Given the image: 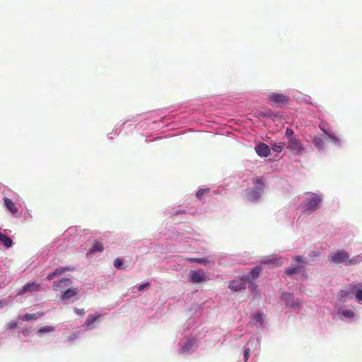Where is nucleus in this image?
<instances>
[{
	"instance_id": "2f4dec72",
	"label": "nucleus",
	"mask_w": 362,
	"mask_h": 362,
	"mask_svg": "<svg viewBox=\"0 0 362 362\" xmlns=\"http://www.w3.org/2000/svg\"><path fill=\"white\" fill-rule=\"evenodd\" d=\"M54 330V328L52 326H45L39 329V333L51 332Z\"/></svg>"
},
{
	"instance_id": "f257e3e1",
	"label": "nucleus",
	"mask_w": 362,
	"mask_h": 362,
	"mask_svg": "<svg viewBox=\"0 0 362 362\" xmlns=\"http://www.w3.org/2000/svg\"><path fill=\"white\" fill-rule=\"evenodd\" d=\"M329 262L334 264H344L345 265H353L361 262L362 256L358 255L350 258L349 254L347 252L340 250L330 257Z\"/></svg>"
},
{
	"instance_id": "4be33fe9",
	"label": "nucleus",
	"mask_w": 362,
	"mask_h": 362,
	"mask_svg": "<svg viewBox=\"0 0 362 362\" xmlns=\"http://www.w3.org/2000/svg\"><path fill=\"white\" fill-rule=\"evenodd\" d=\"M313 143L315 146L318 150H322L324 148V141L320 137H315L313 139Z\"/></svg>"
},
{
	"instance_id": "1a4fd4ad",
	"label": "nucleus",
	"mask_w": 362,
	"mask_h": 362,
	"mask_svg": "<svg viewBox=\"0 0 362 362\" xmlns=\"http://www.w3.org/2000/svg\"><path fill=\"white\" fill-rule=\"evenodd\" d=\"M40 284L35 282H29L23 286V288L19 291L18 294L22 295L28 292L37 291L40 289Z\"/></svg>"
},
{
	"instance_id": "9b49d317",
	"label": "nucleus",
	"mask_w": 362,
	"mask_h": 362,
	"mask_svg": "<svg viewBox=\"0 0 362 362\" xmlns=\"http://www.w3.org/2000/svg\"><path fill=\"white\" fill-rule=\"evenodd\" d=\"M246 192H247V194H246L247 199L250 201L257 200L260 197L261 193L262 192V191H259L256 187L249 188L246 190Z\"/></svg>"
},
{
	"instance_id": "6ab92c4d",
	"label": "nucleus",
	"mask_w": 362,
	"mask_h": 362,
	"mask_svg": "<svg viewBox=\"0 0 362 362\" xmlns=\"http://www.w3.org/2000/svg\"><path fill=\"white\" fill-rule=\"evenodd\" d=\"M263 321V315L260 313H257L253 315L249 324L251 325H255L257 323L262 325Z\"/></svg>"
},
{
	"instance_id": "58836bf2",
	"label": "nucleus",
	"mask_w": 362,
	"mask_h": 362,
	"mask_svg": "<svg viewBox=\"0 0 362 362\" xmlns=\"http://www.w3.org/2000/svg\"><path fill=\"white\" fill-rule=\"evenodd\" d=\"M264 116L269 117H276V115H274L273 112H272L270 110H267L264 113Z\"/></svg>"
},
{
	"instance_id": "393cba45",
	"label": "nucleus",
	"mask_w": 362,
	"mask_h": 362,
	"mask_svg": "<svg viewBox=\"0 0 362 362\" xmlns=\"http://www.w3.org/2000/svg\"><path fill=\"white\" fill-rule=\"evenodd\" d=\"M261 271L262 268L260 266H257L252 268L250 271V275L252 277V279H257L259 276Z\"/></svg>"
},
{
	"instance_id": "f704fd0d",
	"label": "nucleus",
	"mask_w": 362,
	"mask_h": 362,
	"mask_svg": "<svg viewBox=\"0 0 362 362\" xmlns=\"http://www.w3.org/2000/svg\"><path fill=\"white\" fill-rule=\"evenodd\" d=\"M17 322L15 320H12L10 322L8 323L7 327L8 329H14L17 327Z\"/></svg>"
},
{
	"instance_id": "e433bc0d",
	"label": "nucleus",
	"mask_w": 362,
	"mask_h": 362,
	"mask_svg": "<svg viewBox=\"0 0 362 362\" xmlns=\"http://www.w3.org/2000/svg\"><path fill=\"white\" fill-rule=\"evenodd\" d=\"M76 315L83 316L86 314V310L83 308H74Z\"/></svg>"
},
{
	"instance_id": "7c9ffc66",
	"label": "nucleus",
	"mask_w": 362,
	"mask_h": 362,
	"mask_svg": "<svg viewBox=\"0 0 362 362\" xmlns=\"http://www.w3.org/2000/svg\"><path fill=\"white\" fill-rule=\"evenodd\" d=\"M123 266V262L119 258H116L114 261V267L117 269H121Z\"/></svg>"
},
{
	"instance_id": "c85d7f7f",
	"label": "nucleus",
	"mask_w": 362,
	"mask_h": 362,
	"mask_svg": "<svg viewBox=\"0 0 362 362\" xmlns=\"http://www.w3.org/2000/svg\"><path fill=\"white\" fill-rule=\"evenodd\" d=\"M209 192V189H201L197 192L196 197L201 199L204 195L208 194Z\"/></svg>"
},
{
	"instance_id": "cd10ccee",
	"label": "nucleus",
	"mask_w": 362,
	"mask_h": 362,
	"mask_svg": "<svg viewBox=\"0 0 362 362\" xmlns=\"http://www.w3.org/2000/svg\"><path fill=\"white\" fill-rule=\"evenodd\" d=\"M192 345H193L192 342L191 341H188L184 346H182V347L180 349V352L182 354H184L187 351H189Z\"/></svg>"
},
{
	"instance_id": "9d476101",
	"label": "nucleus",
	"mask_w": 362,
	"mask_h": 362,
	"mask_svg": "<svg viewBox=\"0 0 362 362\" xmlns=\"http://www.w3.org/2000/svg\"><path fill=\"white\" fill-rule=\"evenodd\" d=\"M255 151L261 157H267L270 154V148L264 143H259L255 146Z\"/></svg>"
},
{
	"instance_id": "39448f33",
	"label": "nucleus",
	"mask_w": 362,
	"mask_h": 362,
	"mask_svg": "<svg viewBox=\"0 0 362 362\" xmlns=\"http://www.w3.org/2000/svg\"><path fill=\"white\" fill-rule=\"evenodd\" d=\"M281 299L285 302L287 306L294 309L299 308L303 303L299 299L295 300L293 296L290 293H283L281 294Z\"/></svg>"
},
{
	"instance_id": "7ed1b4c3",
	"label": "nucleus",
	"mask_w": 362,
	"mask_h": 362,
	"mask_svg": "<svg viewBox=\"0 0 362 362\" xmlns=\"http://www.w3.org/2000/svg\"><path fill=\"white\" fill-rule=\"evenodd\" d=\"M322 202V196L316 194H312V198L305 201L303 204L305 212L308 214L320 208Z\"/></svg>"
},
{
	"instance_id": "a211bd4d",
	"label": "nucleus",
	"mask_w": 362,
	"mask_h": 362,
	"mask_svg": "<svg viewBox=\"0 0 362 362\" xmlns=\"http://www.w3.org/2000/svg\"><path fill=\"white\" fill-rule=\"evenodd\" d=\"M103 250H104V247H103L102 243H100L98 240H94L92 243L91 248L89 250V252L95 253L96 252H102V251H103Z\"/></svg>"
},
{
	"instance_id": "aec40b11",
	"label": "nucleus",
	"mask_w": 362,
	"mask_h": 362,
	"mask_svg": "<svg viewBox=\"0 0 362 362\" xmlns=\"http://www.w3.org/2000/svg\"><path fill=\"white\" fill-rule=\"evenodd\" d=\"M252 182L255 185V187L258 189L259 191L263 192L264 182L262 177H256L252 179Z\"/></svg>"
},
{
	"instance_id": "72a5a7b5",
	"label": "nucleus",
	"mask_w": 362,
	"mask_h": 362,
	"mask_svg": "<svg viewBox=\"0 0 362 362\" xmlns=\"http://www.w3.org/2000/svg\"><path fill=\"white\" fill-rule=\"evenodd\" d=\"M298 271H299V267H293V268H291V269H286V273L288 275H292V274L298 272Z\"/></svg>"
},
{
	"instance_id": "412c9836",
	"label": "nucleus",
	"mask_w": 362,
	"mask_h": 362,
	"mask_svg": "<svg viewBox=\"0 0 362 362\" xmlns=\"http://www.w3.org/2000/svg\"><path fill=\"white\" fill-rule=\"evenodd\" d=\"M0 242H1L4 244V245L7 248L11 247L12 244H13L12 240L8 236L3 234L1 232H0Z\"/></svg>"
},
{
	"instance_id": "423d86ee",
	"label": "nucleus",
	"mask_w": 362,
	"mask_h": 362,
	"mask_svg": "<svg viewBox=\"0 0 362 362\" xmlns=\"http://www.w3.org/2000/svg\"><path fill=\"white\" fill-rule=\"evenodd\" d=\"M189 277L190 281L194 284H199L206 280V272L202 269H199L197 271H190L189 273Z\"/></svg>"
},
{
	"instance_id": "473e14b6",
	"label": "nucleus",
	"mask_w": 362,
	"mask_h": 362,
	"mask_svg": "<svg viewBox=\"0 0 362 362\" xmlns=\"http://www.w3.org/2000/svg\"><path fill=\"white\" fill-rule=\"evenodd\" d=\"M245 279L246 281H248L250 283V285L249 288H250V290L251 291L255 290L257 286L253 281H252L250 280V277L248 276H245Z\"/></svg>"
},
{
	"instance_id": "b1692460",
	"label": "nucleus",
	"mask_w": 362,
	"mask_h": 362,
	"mask_svg": "<svg viewBox=\"0 0 362 362\" xmlns=\"http://www.w3.org/2000/svg\"><path fill=\"white\" fill-rule=\"evenodd\" d=\"M74 269V267H59L55 269L54 272L57 276V275H61L68 271H73Z\"/></svg>"
},
{
	"instance_id": "f8f14e48",
	"label": "nucleus",
	"mask_w": 362,
	"mask_h": 362,
	"mask_svg": "<svg viewBox=\"0 0 362 362\" xmlns=\"http://www.w3.org/2000/svg\"><path fill=\"white\" fill-rule=\"evenodd\" d=\"M72 284V281L69 278H64L59 281L54 282L53 288L54 291H59L62 288H64L66 287H68L71 286Z\"/></svg>"
},
{
	"instance_id": "ddd939ff",
	"label": "nucleus",
	"mask_w": 362,
	"mask_h": 362,
	"mask_svg": "<svg viewBox=\"0 0 362 362\" xmlns=\"http://www.w3.org/2000/svg\"><path fill=\"white\" fill-rule=\"evenodd\" d=\"M262 264H271L272 267H278L280 266L282 263L281 262V258H278L276 256H269L265 257L264 259L261 261Z\"/></svg>"
},
{
	"instance_id": "c9c22d12",
	"label": "nucleus",
	"mask_w": 362,
	"mask_h": 362,
	"mask_svg": "<svg viewBox=\"0 0 362 362\" xmlns=\"http://www.w3.org/2000/svg\"><path fill=\"white\" fill-rule=\"evenodd\" d=\"M243 354H244V361H245V362H246L249 358V356L250 354V349L249 348H245L244 351H243Z\"/></svg>"
},
{
	"instance_id": "79ce46f5",
	"label": "nucleus",
	"mask_w": 362,
	"mask_h": 362,
	"mask_svg": "<svg viewBox=\"0 0 362 362\" xmlns=\"http://www.w3.org/2000/svg\"><path fill=\"white\" fill-rule=\"evenodd\" d=\"M295 259L298 262H302V257L300 256H296Z\"/></svg>"
},
{
	"instance_id": "4c0bfd02",
	"label": "nucleus",
	"mask_w": 362,
	"mask_h": 362,
	"mask_svg": "<svg viewBox=\"0 0 362 362\" xmlns=\"http://www.w3.org/2000/svg\"><path fill=\"white\" fill-rule=\"evenodd\" d=\"M294 132L293 131V129H290V128H287L286 130V136H287L289 139L290 138H294L293 136Z\"/></svg>"
},
{
	"instance_id": "2eb2a0df",
	"label": "nucleus",
	"mask_w": 362,
	"mask_h": 362,
	"mask_svg": "<svg viewBox=\"0 0 362 362\" xmlns=\"http://www.w3.org/2000/svg\"><path fill=\"white\" fill-rule=\"evenodd\" d=\"M78 288H68L66 291H64L62 295V298L63 300H67L69 299L78 293Z\"/></svg>"
},
{
	"instance_id": "0eeeda50",
	"label": "nucleus",
	"mask_w": 362,
	"mask_h": 362,
	"mask_svg": "<svg viewBox=\"0 0 362 362\" xmlns=\"http://www.w3.org/2000/svg\"><path fill=\"white\" fill-rule=\"evenodd\" d=\"M228 287L233 291L244 290L246 287V280L245 276L240 279L230 281Z\"/></svg>"
},
{
	"instance_id": "f3484780",
	"label": "nucleus",
	"mask_w": 362,
	"mask_h": 362,
	"mask_svg": "<svg viewBox=\"0 0 362 362\" xmlns=\"http://www.w3.org/2000/svg\"><path fill=\"white\" fill-rule=\"evenodd\" d=\"M42 313H26L21 319L22 321H30L37 320L38 317L42 316Z\"/></svg>"
},
{
	"instance_id": "dca6fc26",
	"label": "nucleus",
	"mask_w": 362,
	"mask_h": 362,
	"mask_svg": "<svg viewBox=\"0 0 362 362\" xmlns=\"http://www.w3.org/2000/svg\"><path fill=\"white\" fill-rule=\"evenodd\" d=\"M100 317V314H97V313H95V314H90L88 315L86 320V322H85V325L89 327V328H93V327H92L93 324Z\"/></svg>"
},
{
	"instance_id": "f03ea898",
	"label": "nucleus",
	"mask_w": 362,
	"mask_h": 362,
	"mask_svg": "<svg viewBox=\"0 0 362 362\" xmlns=\"http://www.w3.org/2000/svg\"><path fill=\"white\" fill-rule=\"evenodd\" d=\"M268 100L271 105L279 107L288 104L290 100V98L283 93H272L268 95Z\"/></svg>"
},
{
	"instance_id": "ea45409f",
	"label": "nucleus",
	"mask_w": 362,
	"mask_h": 362,
	"mask_svg": "<svg viewBox=\"0 0 362 362\" xmlns=\"http://www.w3.org/2000/svg\"><path fill=\"white\" fill-rule=\"evenodd\" d=\"M56 276V274H55V272H53L52 273H49L47 276V280H52L53 279V278Z\"/></svg>"
},
{
	"instance_id": "4468645a",
	"label": "nucleus",
	"mask_w": 362,
	"mask_h": 362,
	"mask_svg": "<svg viewBox=\"0 0 362 362\" xmlns=\"http://www.w3.org/2000/svg\"><path fill=\"white\" fill-rule=\"evenodd\" d=\"M4 204L8 210L13 214L16 215L18 212V209L13 201L8 198L4 199Z\"/></svg>"
},
{
	"instance_id": "20e7f679",
	"label": "nucleus",
	"mask_w": 362,
	"mask_h": 362,
	"mask_svg": "<svg viewBox=\"0 0 362 362\" xmlns=\"http://www.w3.org/2000/svg\"><path fill=\"white\" fill-rule=\"evenodd\" d=\"M360 284H351L347 286V290L343 291L344 293L341 296L349 298L351 294L355 293L356 298L358 301H362V288H360Z\"/></svg>"
},
{
	"instance_id": "bb28decb",
	"label": "nucleus",
	"mask_w": 362,
	"mask_h": 362,
	"mask_svg": "<svg viewBox=\"0 0 362 362\" xmlns=\"http://www.w3.org/2000/svg\"><path fill=\"white\" fill-rule=\"evenodd\" d=\"M339 314L347 318H352L354 317V313L351 310H341Z\"/></svg>"
},
{
	"instance_id": "37998d69",
	"label": "nucleus",
	"mask_w": 362,
	"mask_h": 362,
	"mask_svg": "<svg viewBox=\"0 0 362 362\" xmlns=\"http://www.w3.org/2000/svg\"><path fill=\"white\" fill-rule=\"evenodd\" d=\"M5 304V302L0 301V308H3L4 305Z\"/></svg>"
},
{
	"instance_id": "5701e85b",
	"label": "nucleus",
	"mask_w": 362,
	"mask_h": 362,
	"mask_svg": "<svg viewBox=\"0 0 362 362\" xmlns=\"http://www.w3.org/2000/svg\"><path fill=\"white\" fill-rule=\"evenodd\" d=\"M284 144L283 142L274 143L272 145V148L274 151L280 153L283 151Z\"/></svg>"
},
{
	"instance_id": "6e6552de",
	"label": "nucleus",
	"mask_w": 362,
	"mask_h": 362,
	"mask_svg": "<svg viewBox=\"0 0 362 362\" xmlns=\"http://www.w3.org/2000/svg\"><path fill=\"white\" fill-rule=\"evenodd\" d=\"M287 148L291 151L298 153L303 150V146L300 141L296 138H290L288 139Z\"/></svg>"
},
{
	"instance_id": "a19ab883",
	"label": "nucleus",
	"mask_w": 362,
	"mask_h": 362,
	"mask_svg": "<svg viewBox=\"0 0 362 362\" xmlns=\"http://www.w3.org/2000/svg\"><path fill=\"white\" fill-rule=\"evenodd\" d=\"M149 286V283H146L144 284H141L139 286V291H143L146 287Z\"/></svg>"
},
{
	"instance_id": "c756f323",
	"label": "nucleus",
	"mask_w": 362,
	"mask_h": 362,
	"mask_svg": "<svg viewBox=\"0 0 362 362\" xmlns=\"http://www.w3.org/2000/svg\"><path fill=\"white\" fill-rule=\"evenodd\" d=\"M188 260L198 264H206L208 262V260L206 258H189Z\"/></svg>"
},
{
	"instance_id": "a878e982",
	"label": "nucleus",
	"mask_w": 362,
	"mask_h": 362,
	"mask_svg": "<svg viewBox=\"0 0 362 362\" xmlns=\"http://www.w3.org/2000/svg\"><path fill=\"white\" fill-rule=\"evenodd\" d=\"M320 129L328 136V137L333 141L334 143L339 142V139L331 132H326L321 125H320Z\"/></svg>"
}]
</instances>
